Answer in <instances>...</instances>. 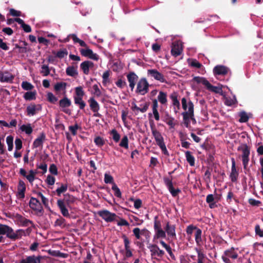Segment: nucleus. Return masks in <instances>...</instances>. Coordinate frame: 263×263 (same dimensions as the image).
I'll return each instance as SVG.
<instances>
[{
    "label": "nucleus",
    "instance_id": "nucleus-11",
    "mask_svg": "<svg viewBox=\"0 0 263 263\" xmlns=\"http://www.w3.org/2000/svg\"><path fill=\"white\" fill-rule=\"evenodd\" d=\"M152 258H155L156 256L162 257L164 254V252L160 250L156 245H150L148 246Z\"/></svg>",
    "mask_w": 263,
    "mask_h": 263
},
{
    "label": "nucleus",
    "instance_id": "nucleus-15",
    "mask_svg": "<svg viewBox=\"0 0 263 263\" xmlns=\"http://www.w3.org/2000/svg\"><path fill=\"white\" fill-rule=\"evenodd\" d=\"M88 103H89V106L92 111L95 112V116H98V114H96L98 112L100 109V106L97 101L94 99L93 97H91L88 100Z\"/></svg>",
    "mask_w": 263,
    "mask_h": 263
},
{
    "label": "nucleus",
    "instance_id": "nucleus-40",
    "mask_svg": "<svg viewBox=\"0 0 263 263\" xmlns=\"http://www.w3.org/2000/svg\"><path fill=\"white\" fill-rule=\"evenodd\" d=\"M223 86L220 84H217V86H215V93L219 94L222 97H224L226 92L223 90Z\"/></svg>",
    "mask_w": 263,
    "mask_h": 263
},
{
    "label": "nucleus",
    "instance_id": "nucleus-12",
    "mask_svg": "<svg viewBox=\"0 0 263 263\" xmlns=\"http://www.w3.org/2000/svg\"><path fill=\"white\" fill-rule=\"evenodd\" d=\"M182 51V44L180 41L175 42L172 45L171 53L174 57L181 54Z\"/></svg>",
    "mask_w": 263,
    "mask_h": 263
},
{
    "label": "nucleus",
    "instance_id": "nucleus-22",
    "mask_svg": "<svg viewBox=\"0 0 263 263\" xmlns=\"http://www.w3.org/2000/svg\"><path fill=\"white\" fill-rule=\"evenodd\" d=\"M93 65L94 64L92 62L86 61L81 64L80 67L85 74H88L89 73V68H92Z\"/></svg>",
    "mask_w": 263,
    "mask_h": 263
},
{
    "label": "nucleus",
    "instance_id": "nucleus-61",
    "mask_svg": "<svg viewBox=\"0 0 263 263\" xmlns=\"http://www.w3.org/2000/svg\"><path fill=\"white\" fill-rule=\"evenodd\" d=\"M104 182L106 183H115L113 177L109 174L105 173L104 175Z\"/></svg>",
    "mask_w": 263,
    "mask_h": 263
},
{
    "label": "nucleus",
    "instance_id": "nucleus-19",
    "mask_svg": "<svg viewBox=\"0 0 263 263\" xmlns=\"http://www.w3.org/2000/svg\"><path fill=\"white\" fill-rule=\"evenodd\" d=\"M231 160H232V167H231V172L230 177L231 178V180L233 182H234L236 181V180L237 179V177L238 176V173L236 169L235 161L234 158H232Z\"/></svg>",
    "mask_w": 263,
    "mask_h": 263
},
{
    "label": "nucleus",
    "instance_id": "nucleus-21",
    "mask_svg": "<svg viewBox=\"0 0 263 263\" xmlns=\"http://www.w3.org/2000/svg\"><path fill=\"white\" fill-rule=\"evenodd\" d=\"M228 68L223 65H218L215 66V76L216 75L225 76L228 72Z\"/></svg>",
    "mask_w": 263,
    "mask_h": 263
},
{
    "label": "nucleus",
    "instance_id": "nucleus-48",
    "mask_svg": "<svg viewBox=\"0 0 263 263\" xmlns=\"http://www.w3.org/2000/svg\"><path fill=\"white\" fill-rule=\"evenodd\" d=\"M94 142L98 147H101L105 144V140L103 138L97 136L95 138Z\"/></svg>",
    "mask_w": 263,
    "mask_h": 263
},
{
    "label": "nucleus",
    "instance_id": "nucleus-45",
    "mask_svg": "<svg viewBox=\"0 0 263 263\" xmlns=\"http://www.w3.org/2000/svg\"><path fill=\"white\" fill-rule=\"evenodd\" d=\"M6 142L8 145V149L11 151L13 147V138L12 136H9L6 138Z\"/></svg>",
    "mask_w": 263,
    "mask_h": 263
},
{
    "label": "nucleus",
    "instance_id": "nucleus-38",
    "mask_svg": "<svg viewBox=\"0 0 263 263\" xmlns=\"http://www.w3.org/2000/svg\"><path fill=\"white\" fill-rule=\"evenodd\" d=\"M20 129L27 135H30L33 131L30 124H24L20 126Z\"/></svg>",
    "mask_w": 263,
    "mask_h": 263
},
{
    "label": "nucleus",
    "instance_id": "nucleus-57",
    "mask_svg": "<svg viewBox=\"0 0 263 263\" xmlns=\"http://www.w3.org/2000/svg\"><path fill=\"white\" fill-rule=\"evenodd\" d=\"M240 119L239 120V121L240 122L243 123V122H246L249 120V117L247 113L245 111H242L240 113Z\"/></svg>",
    "mask_w": 263,
    "mask_h": 263
},
{
    "label": "nucleus",
    "instance_id": "nucleus-63",
    "mask_svg": "<svg viewBox=\"0 0 263 263\" xmlns=\"http://www.w3.org/2000/svg\"><path fill=\"white\" fill-rule=\"evenodd\" d=\"M249 203L251 205L257 206H259L260 205H261V204H262L261 201H260L259 200H255L254 199H252V198L249 199Z\"/></svg>",
    "mask_w": 263,
    "mask_h": 263
},
{
    "label": "nucleus",
    "instance_id": "nucleus-62",
    "mask_svg": "<svg viewBox=\"0 0 263 263\" xmlns=\"http://www.w3.org/2000/svg\"><path fill=\"white\" fill-rule=\"evenodd\" d=\"M67 185L66 184H62L61 186L58 188L56 192L58 195H60L62 193L66 191Z\"/></svg>",
    "mask_w": 263,
    "mask_h": 263
},
{
    "label": "nucleus",
    "instance_id": "nucleus-50",
    "mask_svg": "<svg viewBox=\"0 0 263 263\" xmlns=\"http://www.w3.org/2000/svg\"><path fill=\"white\" fill-rule=\"evenodd\" d=\"M110 135L112 136L113 140L116 142H118L120 139V135L117 132V131L114 129L110 132Z\"/></svg>",
    "mask_w": 263,
    "mask_h": 263
},
{
    "label": "nucleus",
    "instance_id": "nucleus-51",
    "mask_svg": "<svg viewBox=\"0 0 263 263\" xmlns=\"http://www.w3.org/2000/svg\"><path fill=\"white\" fill-rule=\"evenodd\" d=\"M112 191H114V195L118 197H121V192L119 189V188L117 186V185L115 183H113V185L111 187Z\"/></svg>",
    "mask_w": 263,
    "mask_h": 263
},
{
    "label": "nucleus",
    "instance_id": "nucleus-37",
    "mask_svg": "<svg viewBox=\"0 0 263 263\" xmlns=\"http://www.w3.org/2000/svg\"><path fill=\"white\" fill-rule=\"evenodd\" d=\"M164 122L170 126V128H174L176 124V121L175 119L169 116L165 118Z\"/></svg>",
    "mask_w": 263,
    "mask_h": 263
},
{
    "label": "nucleus",
    "instance_id": "nucleus-31",
    "mask_svg": "<svg viewBox=\"0 0 263 263\" xmlns=\"http://www.w3.org/2000/svg\"><path fill=\"white\" fill-rule=\"evenodd\" d=\"M202 231L200 229H196L194 234L196 242L198 246H201L203 244L201 237Z\"/></svg>",
    "mask_w": 263,
    "mask_h": 263
},
{
    "label": "nucleus",
    "instance_id": "nucleus-5",
    "mask_svg": "<svg viewBox=\"0 0 263 263\" xmlns=\"http://www.w3.org/2000/svg\"><path fill=\"white\" fill-rule=\"evenodd\" d=\"M237 257L238 254L235 248L232 247L224 251L223 255L222 256V259L225 263H232L230 259H235Z\"/></svg>",
    "mask_w": 263,
    "mask_h": 263
},
{
    "label": "nucleus",
    "instance_id": "nucleus-10",
    "mask_svg": "<svg viewBox=\"0 0 263 263\" xmlns=\"http://www.w3.org/2000/svg\"><path fill=\"white\" fill-rule=\"evenodd\" d=\"M80 51L81 54L84 57L95 61H98L99 60V55L97 53H94L92 50L89 48H86L84 49H81Z\"/></svg>",
    "mask_w": 263,
    "mask_h": 263
},
{
    "label": "nucleus",
    "instance_id": "nucleus-29",
    "mask_svg": "<svg viewBox=\"0 0 263 263\" xmlns=\"http://www.w3.org/2000/svg\"><path fill=\"white\" fill-rule=\"evenodd\" d=\"M171 98L172 100L173 105L174 106V111L177 113L180 109V103L177 99V96L175 93L171 96Z\"/></svg>",
    "mask_w": 263,
    "mask_h": 263
},
{
    "label": "nucleus",
    "instance_id": "nucleus-46",
    "mask_svg": "<svg viewBox=\"0 0 263 263\" xmlns=\"http://www.w3.org/2000/svg\"><path fill=\"white\" fill-rule=\"evenodd\" d=\"M160 243L161 244V245L162 246V247L163 248H164L166 251L167 252V253L169 254V255L171 256V257H172L173 258H174V256L172 253V249L170 247V246L167 245L164 241L163 240H161L160 241Z\"/></svg>",
    "mask_w": 263,
    "mask_h": 263
},
{
    "label": "nucleus",
    "instance_id": "nucleus-59",
    "mask_svg": "<svg viewBox=\"0 0 263 263\" xmlns=\"http://www.w3.org/2000/svg\"><path fill=\"white\" fill-rule=\"evenodd\" d=\"M206 202L209 203L210 208H214V196L212 194L209 195L206 197Z\"/></svg>",
    "mask_w": 263,
    "mask_h": 263
},
{
    "label": "nucleus",
    "instance_id": "nucleus-26",
    "mask_svg": "<svg viewBox=\"0 0 263 263\" xmlns=\"http://www.w3.org/2000/svg\"><path fill=\"white\" fill-rule=\"evenodd\" d=\"M45 140V135L42 133L35 139L33 143V146L35 148L42 146Z\"/></svg>",
    "mask_w": 263,
    "mask_h": 263
},
{
    "label": "nucleus",
    "instance_id": "nucleus-53",
    "mask_svg": "<svg viewBox=\"0 0 263 263\" xmlns=\"http://www.w3.org/2000/svg\"><path fill=\"white\" fill-rule=\"evenodd\" d=\"M50 73L49 67L47 65H43L41 67V73L43 76H47Z\"/></svg>",
    "mask_w": 263,
    "mask_h": 263
},
{
    "label": "nucleus",
    "instance_id": "nucleus-39",
    "mask_svg": "<svg viewBox=\"0 0 263 263\" xmlns=\"http://www.w3.org/2000/svg\"><path fill=\"white\" fill-rule=\"evenodd\" d=\"M74 103L79 106L81 109H83L86 106L85 102L83 100V97H74Z\"/></svg>",
    "mask_w": 263,
    "mask_h": 263
},
{
    "label": "nucleus",
    "instance_id": "nucleus-3",
    "mask_svg": "<svg viewBox=\"0 0 263 263\" xmlns=\"http://www.w3.org/2000/svg\"><path fill=\"white\" fill-rule=\"evenodd\" d=\"M152 133L157 144L161 149L163 153L165 155H168V151L164 142V138L161 134L155 128H152Z\"/></svg>",
    "mask_w": 263,
    "mask_h": 263
},
{
    "label": "nucleus",
    "instance_id": "nucleus-35",
    "mask_svg": "<svg viewBox=\"0 0 263 263\" xmlns=\"http://www.w3.org/2000/svg\"><path fill=\"white\" fill-rule=\"evenodd\" d=\"M67 86V83L65 82H58L54 86V89L57 92L60 91H65Z\"/></svg>",
    "mask_w": 263,
    "mask_h": 263
},
{
    "label": "nucleus",
    "instance_id": "nucleus-4",
    "mask_svg": "<svg viewBox=\"0 0 263 263\" xmlns=\"http://www.w3.org/2000/svg\"><path fill=\"white\" fill-rule=\"evenodd\" d=\"M237 151L242 152V161L245 170L247 169L248 163L249 161V156L250 154V149L247 144H241L237 148Z\"/></svg>",
    "mask_w": 263,
    "mask_h": 263
},
{
    "label": "nucleus",
    "instance_id": "nucleus-52",
    "mask_svg": "<svg viewBox=\"0 0 263 263\" xmlns=\"http://www.w3.org/2000/svg\"><path fill=\"white\" fill-rule=\"evenodd\" d=\"M92 93L95 95L96 96L99 97L101 95V91L99 89V86L97 84H94L92 86Z\"/></svg>",
    "mask_w": 263,
    "mask_h": 263
},
{
    "label": "nucleus",
    "instance_id": "nucleus-36",
    "mask_svg": "<svg viewBox=\"0 0 263 263\" xmlns=\"http://www.w3.org/2000/svg\"><path fill=\"white\" fill-rule=\"evenodd\" d=\"M71 37L74 43H79L81 46L87 48L86 44L82 40L79 39L76 34H72L68 35V37Z\"/></svg>",
    "mask_w": 263,
    "mask_h": 263
},
{
    "label": "nucleus",
    "instance_id": "nucleus-6",
    "mask_svg": "<svg viewBox=\"0 0 263 263\" xmlns=\"http://www.w3.org/2000/svg\"><path fill=\"white\" fill-rule=\"evenodd\" d=\"M98 214L107 222L114 221L117 217L115 213H111L106 210L98 211Z\"/></svg>",
    "mask_w": 263,
    "mask_h": 263
},
{
    "label": "nucleus",
    "instance_id": "nucleus-42",
    "mask_svg": "<svg viewBox=\"0 0 263 263\" xmlns=\"http://www.w3.org/2000/svg\"><path fill=\"white\" fill-rule=\"evenodd\" d=\"M185 157L187 161L189 163L191 166H194L195 164V158L192 155L191 152L187 151L185 153Z\"/></svg>",
    "mask_w": 263,
    "mask_h": 263
},
{
    "label": "nucleus",
    "instance_id": "nucleus-41",
    "mask_svg": "<svg viewBox=\"0 0 263 263\" xmlns=\"http://www.w3.org/2000/svg\"><path fill=\"white\" fill-rule=\"evenodd\" d=\"M66 73L68 76L74 77L78 74L77 69L73 66L68 67L66 70Z\"/></svg>",
    "mask_w": 263,
    "mask_h": 263
},
{
    "label": "nucleus",
    "instance_id": "nucleus-49",
    "mask_svg": "<svg viewBox=\"0 0 263 263\" xmlns=\"http://www.w3.org/2000/svg\"><path fill=\"white\" fill-rule=\"evenodd\" d=\"M36 173L32 170H30L26 176L27 179L29 181V182L32 183L35 179Z\"/></svg>",
    "mask_w": 263,
    "mask_h": 263
},
{
    "label": "nucleus",
    "instance_id": "nucleus-47",
    "mask_svg": "<svg viewBox=\"0 0 263 263\" xmlns=\"http://www.w3.org/2000/svg\"><path fill=\"white\" fill-rule=\"evenodd\" d=\"M21 86L23 89L25 90H30L34 88L33 85L27 81H23Z\"/></svg>",
    "mask_w": 263,
    "mask_h": 263
},
{
    "label": "nucleus",
    "instance_id": "nucleus-20",
    "mask_svg": "<svg viewBox=\"0 0 263 263\" xmlns=\"http://www.w3.org/2000/svg\"><path fill=\"white\" fill-rule=\"evenodd\" d=\"M26 191V185L22 180H20L17 186V196L20 198H23L25 197V192Z\"/></svg>",
    "mask_w": 263,
    "mask_h": 263
},
{
    "label": "nucleus",
    "instance_id": "nucleus-43",
    "mask_svg": "<svg viewBox=\"0 0 263 263\" xmlns=\"http://www.w3.org/2000/svg\"><path fill=\"white\" fill-rule=\"evenodd\" d=\"M35 91H28L24 94V98L26 100H32L35 99Z\"/></svg>",
    "mask_w": 263,
    "mask_h": 263
},
{
    "label": "nucleus",
    "instance_id": "nucleus-28",
    "mask_svg": "<svg viewBox=\"0 0 263 263\" xmlns=\"http://www.w3.org/2000/svg\"><path fill=\"white\" fill-rule=\"evenodd\" d=\"M167 93L162 91H160L157 96V101L162 105H166L167 103Z\"/></svg>",
    "mask_w": 263,
    "mask_h": 263
},
{
    "label": "nucleus",
    "instance_id": "nucleus-32",
    "mask_svg": "<svg viewBox=\"0 0 263 263\" xmlns=\"http://www.w3.org/2000/svg\"><path fill=\"white\" fill-rule=\"evenodd\" d=\"M133 232L136 238L137 239H140L141 238V236L142 235H144L145 232H148V231L145 229L140 230L138 228H135L133 229Z\"/></svg>",
    "mask_w": 263,
    "mask_h": 263
},
{
    "label": "nucleus",
    "instance_id": "nucleus-60",
    "mask_svg": "<svg viewBox=\"0 0 263 263\" xmlns=\"http://www.w3.org/2000/svg\"><path fill=\"white\" fill-rule=\"evenodd\" d=\"M130 200L134 202V205L135 209H139L142 205V201L139 199H134L133 198Z\"/></svg>",
    "mask_w": 263,
    "mask_h": 263
},
{
    "label": "nucleus",
    "instance_id": "nucleus-18",
    "mask_svg": "<svg viewBox=\"0 0 263 263\" xmlns=\"http://www.w3.org/2000/svg\"><path fill=\"white\" fill-rule=\"evenodd\" d=\"M148 108V104L147 103H144L142 105V108H140L138 106L136 103H132V110L135 113L138 114L139 112H145L146 111Z\"/></svg>",
    "mask_w": 263,
    "mask_h": 263
},
{
    "label": "nucleus",
    "instance_id": "nucleus-14",
    "mask_svg": "<svg viewBox=\"0 0 263 263\" xmlns=\"http://www.w3.org/2000/svg\"><path fill=\"white\" fill-rule=\"evenodd\" d=\"M41 106L40 104H31L27 107L26 111L29 116H34L37 111L41 110Z\"/></svg>",
    "mask_w": 263,
    "mask_h": 263
},
{
    "label": "nucleus",
    "instance_id": "nucleus-54",
    "mask_svg": "<svg viewBox=\"0 0 263 263\" xmlns=\"http://www.w3.org/2000/svg\"><path fill=\"white\" fill-rule=\"evenodd\" d=\"M76 96L74 97H83L84 95V92L81 86L77 87L75 88Z\"/></svg>",
    "mask_w": 263,
    "mask_h": 263
},
{
    "label": "nucleus",
    "instance_id": "nucleus-56",
    "mask_svg": "<svg viewBox=\"0 0 263 263\" xmlns=\"http://www.w3.org/2000/svg\"><path fill=\"white\" fill-rule=\"evenodd\" d=\"M120 146L126 149L128 148V140L126 136H124L122 139Z\"/></svg>",
    "mask_w": 263,
    "mask_h": 263
},
{
    "label": "nucleus",
    "instance_id": "nucleus-44",
    "mask_svg": "<svg viewBox=\"0 0 263 263\" xmlns=\"http://www.w3.org/2000/svg\"><path fill=\"white\" fill-rule=\"evenodd\" d=\"M60 106L61 107H69L71 105V101L70 100L68 99L67 98H64V99L61 100L60 101Z\"/></svg>",
    "mask_w": 263,
    "mask_h": 263
},
{
    "label": "nucleus",
    "instance_id": "nucleus-34",
    "mask_svg": "<svg viewBox=\"0 0 263 263\" xmlns=\"http://www.w3.org/2000/svg\"><path fill=\"white\" fill-rule=\"evenodd\" d=\"M224 103L227 106H232L237 102V100L235 98H231L230 97H226V95H224V97H222Z\"/></svg>",
    "mask_w": 263,
    "mask_h": 263
},
{
    "label": "nucleus",
    "instance_id": "nucleus-64",
    "mask_svg": "<svg viewBox=\"0 0 263 263\" xmlns=\"http://www.w3.org/2000/svg\"><path fill=\"white\" fill-rule=\"evenodd\" d=\"M255 231L256 235L260 237H263V231L261 230L258 224L256 225L255 227Z\"/></svg>",
    "mask_w": 263,
    "mask_h": 263
},
{
    "label": "nucleus",
    "instance_id": "nucleus-2",
    "mask_svg": "<svg viewBox=\"0 0 263 263\" xmlns=\"http://www.w3.org/2000/svg\"><path fill=\"white\" fill-rule=\"evenodd\" d=\"M181 103L182 108L185 110V111L182 113L183 120L186 126L187 127L189 120L190 119L194 120V105L191 101H187L185 98L182 99Z\"/></svg>",
    "mask_w": 263,
    "mask_h": 263
},
{
    "label": "nucleus",
    "instance_id": "nucleus-9",
    "mask_svg": "<svg viewBox=\"0 0 263 263\" xmlns=\"http://www.w3.org/2000/svg\"><path fill=\"white\" fill-rule=\"evenodd\" d=\"M147 76L161 83L166 82L164 76L156 69H148Z\"/></svg>",
    "mask_w": 263,
    "mask_h": 263
},
{
    "label": "nucleus",
    "instance_id": "nucleus-7",
    "mask_svg": "<svg viewBox=\"0 0 263 263\" xmlns=\"http://www.w3.org/2000/svg\"><path fill=\"white\" fill-rule=\"evenodd\" d=\"M149 84L145 79H141L137 84V92L141 95L146 93L148 90Z\"/></svg>",
    "mask_w": 263,
    "mask_h": 263
},
{
    "label": "nucleus",
    "instance_id": "nucleus-30",
    "mask_svg": "<svg viewBox=\"0 0 263 263\" xmlns=\"http://www.w3.org/2000/svg\"><path fill=\"white\" fill-rule=\"evenodd\" d=\"M166 237L165 231L162 230V229H159L155 232V234L153 237V240L155 241L156 240L159 238H164Z\"/></svg>",
    "mask_w": 263,
    "mask_h": 263
},
{
    "label": "nucleus",
    "instance_id": "nucleus-55",
    "mask_svg": "<svg viewBox=\"0 0 263 263\" xmlns=\"http://www.w3.org/2000/svg\"><path fill=\"white\" fill-rule=\"evenodd\" d=\"M47 98L48 101L52 103H55L58 101V98L51 92H48Z\"/></svg>",
    "mask_w": 263,
    "mask_h": 263
},
{
    "label": "nucleus",
    "instance_id": "nucleus-16",
    "mask_svg": "<svg viewBox=\"0 0 263 263\" xmlns=\"http://www.w3.org/2000/svg\"><path fill=\"white\" fill-rule=\"evenodd\" d=\"M175 229L176 227L175 225L171 224L169 222H167L164 227L166 233H167L168 236L171 238H174L176 236Z\"/></svg>",
    "mask_w": 263,
    "mask_h": 263
},
{
    "label": "nucleus",
    "instance_id": "nucleus-25",
    "mask_svg": "<svg viewBox=\"0 0 263 263\" xmlns=\"http://www.w3.org/2000/svg\"><path fill=\"white\" fill-rule=\"evenodd\" d=\"M57 204H58L59 208L60 209V211H61L62 215L66 217H69V213L68 210L66 208L64 202L61 200H59L58 201Z\"/></svg>",
    "mask_w": 263,
    "mask_h": 263
},
{
    "label": "nucleus",
    "instance_id": "nucleus-33",
    "mask_svg": "<svg viewBox=\"0 0 263 263\" xmlns=\"http://www.w3.org/2000/svg\"><path fill=\"white\" fill-rule=\"evenodd\" d=\"M196 229H198V228L192 224L189 225V226L187 227L186 229V232L189 240H190V239H191L192 234H195Z\"/></svg>",
    "mask_w": 263,
    "mask_h": 263
},
{
    "label": "nucleus",
    "instance_id": "nucleus-23",
    "mask_svg": "<svg viewBox=\"0 0 263 263\" xmlns=\"http://www.w3.org/2000/svg\"><path fill=\"white\" fill-rule=\"evenodd\" d=\"M204 259V255L199 252H198V256L191 255L190 256L189 260L191 263H203V261Z\"/></svg>",
    "mask_w": 263,
    "mask_h": 263
},
{
    "label": "nucleus",
    "instance_id": "nucleus-17",
    "mask_svg": "<svg viewBox=\"0 0 263 263\" xmlns=\"http://www.w3.org/2000/svg\"><path fill=\"white\" fill-rule=\"evenodd\" d=\"M42 258L40 256H29L22 259L20 263H41Z\"/></svg>",
    "mask_w": 263,
    "mask_h": 263
},
{
    "label": "nucleus",
    "instance_id": "nucleus-1",
    "mask_svg": "<svg viewBox=\"0 0 263 263\" xmlns=\"http://www.w3.org/2000/svg\"><path fill=\"white\" fill-rule=\"evenodd\" d=\"M0 235H6L8 238L15 240L21 238L22 236L25 235L26 232L21 229L14 231L8 226L0 223Z\"/></svg>",
    "mask_w": 263,
    "mask_h": 263
},
{
    "label": "nucleus",
    "instance_id": "nucleus-8",
    "mask_svg": "<svg viewBox=\"0 0 263 263\" xmlns=\"http://www.w3.org/2000/svg\"><path fill=\"white\" fill-rule=\"evenodd\" d=\"M30 207L36 214L41 215L43 213V207L39 201L35 198H31L29 202Z\"/></svg>",
    "mask_w": 263,
    "mask_h": 263
},
{
    "label": "nucleus",
    "instance_id": "nucleus-58",
    "mask_svg": "<svg viewBox=\"0 0 263 263\" xmlns=\"http://www.w3.org/2000/svg\"><path fill=\"white\" fill-rule=\"evenodd\" d=\"M189 64L190 66L195 68H200L201 66V64L195 59L189 60Z\"/></svg>",
    "mask_w": 263,
    "mask_h": 263
},
{
    "label": "nucleus",
    "instance_id": "nucleus-27",
    "mask_svg": "<svg viewBox=\"0 0 263 263\" xmlns=\"http://www.w3.org/2000/svg\"><path fill=\"white\" fill-rule=\"evenodd\" d=\"M13 77L8 72L0 71V81L1 82H9L12 80Z\"/></svg>",
    "mask_w": 263,
    "mask_h": 263
},
{
    "label": "nucleus",
    "instance_id": "nucleus-13",
    "mask_svg": "<svg viewBox=\"0 0 263 263\" xmlns=\"http://www.w3.org/2000/svg\"><path fill=\"white\" fill-rule=\"evenodd\" d=\"M193 81L197 84H202L211 91H214V87L210 84L209 81L204 78L195 77L193 78Z\"/></svg>",
    "mask_w": 263,
    "mask_h": 263
},
{
    "label": "nucleus",
    "instance_id": "nucleus-24",
    "mask_svg": "<svg viewBox=\"0 0 263 263\" xmlns=\"http://www.w3.org/2000/svg\"><path fill=\"white\" fill-rule=\"evenodd\" d=\"M129 85L133 90L135 87L136 82L138 79V76L134 72H130L127 76Z\"/></svg>",
    "mask_w": 263,
    "mask_h": 263
}]
</instances>
